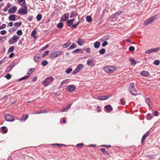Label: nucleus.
I'll use <instances>...</instances> for the list:
<instances>
[{"label":"nucleus","instance_id":"obj_1","mask_svg":"<svg viewBox=\"0 0 160 160\" xmlns=\"http://www.w3.org/2000/svg\"><path fill=\"white\" fill-rule=\"evenodd\" d=\"M129 90L131 94L133 96H136L137 95V91L134 87V83L133 82L130 83L129 85Z\"/></svg>","mask_w":160,"mask_h":160},{"label":"nucleus","instance_id":"obj_2","mask_svg":"<svg viewBox=\"0 0 160 160\" xmlns=\"http://www.w3.org/2000/svg\"><path fill=\"white\" fill-rule=\"evenodd\" d=\"M54 80V78L52 77H49L46 78L43 81V84L45 87L47 86L51 83Z\"/></svg>","mask_w":160,"mask_h":160},{"label":"nucleus","instance_id":"obj_3","mask_svg":"<svg viewBox=\"0 0 160 160\" xmlns=\"http://www.w3.org/2000/svg\"><path fill=\"white\" fill-rule=\"evenodd\" d=\"M157 15H154L151 17L147 19L144 22V24L145 25H148L149 24L151 23L154 22L157 18Z\"/></svg>","mask_w":160,"mask_h":160},{"label":"nucleus","instance_id":"obj_4","mask_svg":"<svg viewBox=\"0 0 160 160\" xmlns=\"http://www.w3.org/2000/svg\"><path fill=\"white\" fill-rule=\"evenodd\" d=\"M116 68L114 67H112L110 66H106L104 67L103 69L106 72L109 73L114 71Z\"/></svg>","mask_w":160,"mask_h":160},{"label":"nucleus","instance_id":"obj_5","mask_svg":"<svg viewBox=\"0 0 160 160\" xmlns=\"http://www.w3.org/2000/svg\"><path fill=\"white\" fill-rule=\"evenodd\" d=\"M6 120L8 122H13L15 119L14 118L15 117H13L8 113H6L5 115Z\"/></svg>","mask_w":160,"mask_h":160},{"label":"nucleus","instance_id":"obj_6","mask_svg":"<svg viewBox=\"0 0 160 160\" xmlns=\"http://www.w3.org/2000/svg\"><path fill=\"white\" fill-rule=\"evenodd\" d=\"M75 88L76 87L74 86L71 85L68 86L66 88V89L69 92H72L75 89Z\"/></svg>","mask_w":160,"mask_h":160},{"label":"nucleus","instance_id":"obj_7","mask_svg":"<svg viewBox=\"0 0 160 160\" xmlns=\"http://www.w3.org/2000/svg\"><path fill=\"white\" fill-rule=\"evenodd\" d=\"M68 13H66L64 14L61 18V21L63 22L66 21L68 18Z\"/></svg>","mask_w":160,"mask_h":160},{"label":"nucleus","instance_id":"obj_8","mask_svg":"<svg viewBox=\"0 0 160 160\" xmlns=\"http://www.w3.org/2000/svg\"><path fill=\"white\" fill-rule=\"evenodd\" d=\"M150 133V131H148L146 133L144 134L143 135L141 141V142L142 144H144V142L145 141L146 137L149 135Z\"/></svg>","mask_w":160,"mask_h":160},{"label":"nucleus","instance_id":"obj_9","mask_svg":"<svg viewBox=\"0 0 160 160\" xmlns=\"http://www.w3.org/2000/svg\"><path fill=\"white\" fill-rule=\"evenodd\" d=\"M27 11L25 10L22 8H20L18 11V13L22 15H24L26 14L27 13Z\"/></svg>","mask_w":160,"mask_h":160},{"label":"nucleus","instance_id":"obj_10","mask_svg":"<svg viewBox=\"0 0 160 160\" xmlns=\"http://www.w3.org/2000/svg\"><path fill=\"white\" fill-rule=\"evenodd\" d=\"M17 10V7L13 6L12 8H10L8 10V13L9 14L13 13L16 11Z\"/></svg>","mask_w":160,"mask_h":160},{"label":"nucleus","instance_id":"obj_11","mask_svg":"<svg viewBox=\"0 0 160 160\" xmlns=\"http://www.w3.org/2000/svg\"><path fill=\"white\" fill-rule=\"evenodd\" d=\"M110 97L108 96H99L98 97L97 99L100 100H105L107 99Z\"/></svg>","mask_w":160,"mask_h":160},{"label":"nucleus","instance_id":"obj_12","mask_svg":"<svg viewBox=\"0 0 160 160\" xmlns=\"http://www.w3.org/2000/svg\"><path fill=\"white\" fill-rule=\"evenodd\" d=\"M16 15H10L8 17V19L10 21H14L17 20V19L15 18Z\"/></svg>","mask_w":160,"mask_h":160},{"label":"nucleus","instance_id":"obj_13","mask_svg":"<svg viewBox=\"0 0 160 160\" xmlns=\"http://www.w3.org/2000/svg\"><path fill=\"white\" fill-rule=\"evenodd\" d=\"M71 104H69L67 105L61 111L62 112H66L68 110L70 109Z\"/></svg>","mask_w":160,"mask_h":160},{"label":"nucleus","instance_id":"obj_14","mask_svg":"<svg viewBox=\"0 0 160 160\" xmlns=\"http://www.w3.org/2000/svg\"><path fill=\"white\" fill-rule=\"evenodd\" d=\"M140 74L142 76L147 77L149 76V72L147 71H143L141 72Z\"/></svg>","mask_w":160,"mask_h":160},{"label":"nucleus","instance_id":"obj_15","mask_svg":"<svg viewBox=\"0 0 160 160\" xmlns=\"http://www.w3.org/2000/svg\"><path fill=\"white\" fill-rule=\"evenodd\" d=\"M129 61L131 62V64L132 66L135 65L137 63V62L133 58H131L129 59Z\"/></svg>","mask_w":160,"mask_h":160},{"label":"nucleus","instance_id":"obj_16","mask_svg":"<svg viewBox=\"0 0 160 160\" xmlns=\"http://www.w3.org/2000/svg\"><path fill=\"white\" fill-rule=\"evenodd\" d=\"M100 150L104 154L107 155L108 156H110V154L109 152L106 150L104 148H101Z\"/></svg>","mask_w":160,"mask_h":160},{"label":"nucleus","instance_id":"obj_17","mask_svg":"<svg viewBox=\"0 0 160 160\" xmlns=\"http://www.w3.org/2000/svg\"><path fill=\"white\" fill-rule=\"evenodd\" d=\"M84 42L85 41L84 40L80 38H79L78 40L77 41V43L79 46L82 45Z\"/></svg>","mask_w":160,"mask_h":160},{"label":"nucleus","instance_id":"obj_18","mask_svg":"<svg viewBox=\"0 0 160 160\" xmlns=\"http://www.w3.org/2000/svg\"><path fill=\"white\" fill-rule=\"evenodd\" d=\"M28 115L27 114H24L21 117V118L20 119V121L22 122V121H25V120H26L28 117Z\"/></svg>","mask_w":160,"mask_h":160},{"label":"nucleus","instance_id":"obj_19","mask_svg":"<svg viewBox=\"0 0 160 160\" xmlns=\"http://www.w3.org/2000/svg\"><path fill=\"white\" fill-rule=\"evenodd\" d=\"M105 108L108 112L111 111L113 109L112 107L110 105L105 106Z\"/></svg>","mask_w":160,"mask_h":160},{"label":"nucleus","instance_id":"obj_20","mask_svg":"<svg viewBox=\"0 0 160 160\" xmlns=\"http://www.w3.org/2000/svg\"><path fill=\"white\" fill-rule=\"evenodd\" d=\"M122 12L121 11L117 12L114 14H113L112 16V18H114L117 17V16H118L120 15L122 13Z\"/></svg>","mask_w":160,"mask_h":160},{"label":"nucleus","instance_id":"obj_21","mask_svg":"<svg viewBox=\"0 0 160 160\" xmlns=\"http://www.w3.org/2000/svg\"><path fill=\"white\" fill-rule=\"evenodd\" d=\"M71 44V42H70V41L69 40H68L67 42L63 45V47L64 48H67L68 46H69Z\"/></svg>","mask_w":160,"mask_h":160},{"label":"nucleus","instance_id":"obj_22","mask_svg":"<svg viewBox=\"0 0 160 160\" xmlns=\"http://www.w3.org/2000/svg\"><path fill=\"white\" fill-rule=\"evenodd\" d=\"M87 64L88 65H90L91 66H94L95 65V64L93 63L92 61L90 59L87 60Z\"/></svg>","mask_w":160,"mask_h":160},{"label":"nucleus","instance_id":"obj_23","mask_svg":"<svg viewBox=\"0 0 160 160\" xmlns=\"http://www.w3.org/2000/svg\"><path fill=\"white\" fill-rule=\"evenodd\" d=\"M11 39L14 41V42L16 43L19 39V37H18L16 35H14L13 36V37L11 38Z\"/></svg>","mask_w":160,"mask_h":160},{"label":"nucleus","instance_id":"obj_24","mask_svg":"<svg viewBox=\"0 0 160 160\" xmlns=\"http://www.w3.org/2000/svg\"><path fill=\"white\" fill-rule=\"evenodd\" d=\"M41 58L40 56H39L37 54L34 57V60L36 62H38L39 61V59Z\"/></svg>","mask_w":160,"mask_h":160},{"label":"nucleus","instance_id":"obj_25","mask_svg":"<svg viewBox=\"0 0 160 160\" xmlns=\"http://www.w3.org/2000/svg\"><path fill=\"white\" fill-rule=\"evenodd\" d=\"M78 15V13L74 11H72L71 13L70 18H72Z\"/></svg>","mask_w":160,"mask_h":160},{"label":"nucleus","instance_id":"obj_26","mask_svg":"<svg viewBox=\"0 0 160 160\" xmlns=\"http://www.w3.org/2000/svg\"><path fill=\"white\" fill-rule=\"evenodd\" d=\"M100 45V43L99 42L97 41L94 43V46L96 48H99Z\"/></svg>","mask_w":160,"mask_h":160},{"label":"nucleus","instance_id":"obj_27","mask_svg":"<svg viewBox=\"0 0 160 160\" xmlns=\"http://www.w3.org/2000/svg\"><path fill=\"white\" fill-rule=\"evenodd\" d=\"M80 23V21L77 22L75 24L72 25L71 27V28H76L77 27V26H78L79 24Z\"/></svg>","mask_w":160,"mask_h":160},{"label":"nucleus","instance_id":"obj_28","mask_svg":"<svg viewBox=\"0 0 160 160\" xmlns=\"http://www.w3.org/2000/svg\"><path fill=\"white\" fill-rule=\"evenodd\" d=\"M49 56L51 58H54L57 57V55H56V52H54L49 54Z\"/></svg>","mask_w":160,"mask_h":160},{"label":"nucleus","instance_id":"obj_29","mask_svg":"<svg viewBox=\"0 0 160 160\" xmlns=\"http://www.w3.org/2000/svg\"><path fill=\"white\" fill-rule=\"evenodd\" d=\"M36 34V31L35 30H33L31 32V35L34 38H35L37 37V36L35 35Z\"/></svg>","mask_w":160,"mask_h":160},{"label":"nucleus","instance_id":"obj_30","mask_svg":"<svg viewBox=\"0 0 160 160\" xmlns=\"http://www.w3.org/2000/svg\"><path fill=\"white\" fill-rule=\"evenodd\" d=\"M86 21L88 22H90L92 21V19L91 16H88L86 18Z\"/></svg>","mask_w":160,"mask_h":160},{"label":"nucleus","instance_id":"obj_31","mask_svg":"<svg viewBox=\"0 0 160 160\" xmlns=\"http://www.w3.org/2000/svg\"><path fill=\"white\" fill-rule=\"evenodd\" d=\"M83 68V65L82 64H80L78 65L76 68L79 71H80V70L82 69Z\"/></svg>","mask_w":160,"mask_h":160},{"label":"nucleus","instance_id":"obj_32","mask_svg":"<svg viewBox=\"0 0 160 160\" xmlns=\"http://www.w3.org/2000/svg\"><path fill=\"white\" fill-rule=\"evenodd\" d=\"M109 37V35H106L102 38V40L103 41L106 40H108Z\"/></svg>","mask_w":160,"mask_h":160},{"label":"nucleus","instance_id":"obj_33","mask_svg":"<svg viewBox=\"0 0 160 160\" xmlns=\"http://www.w3.org/2000/svg\"><path fill=\"white\" fill-rule=\"evenodd\" d=\"M63 25L62 22H59L57 24V26L59 28H62L63 27Z\"/></svg>","mask_w":160,"mask_h":160},{"label":"nucleus","instance_id":"obj_34","mask_svg":"<svg viewBox=\"0 0 160 160\" xmlns=\"http://www.w3.org/2000/svg\"><path fill=\"white\" fill-rule=\"evenodd\" d=\"M77 47L76 45L74 43H73L72 45L68 48V49H72L74 48H76Z\"/></svg>","mask_w":160,"mask_h":160},{"label":"nucleus","instance_id":"obj_35","mask_svg":"<svg viewBox=\"0 0 160 160\" xmlns=\"http://www.w3.org/2000/svg\"><path fill=\"white\" fill-rule=\"evenodd\" d=\"M67 25L69 27L71 26L72 25H73V22H72L70 20H68L67 22Z\"/></svg>","mask_w":160,"mask_h":160},{"label":"nucleus","instance_id":"obj_36","mask_svg":"<svg viewBox=\"0 0 160 160\" xmlns=\"http://www.w3.org/2000/svg\"><path fill=\"white\" fill-rule=\"evenodd\" d=\"M29 77V76H25L23 77L19 78V79L18 80V81H21L22 80L25 79H26L27 78Z\"/></svg>","mask_w":160,"mask_h":160},{"label":"nucleus","instance_id":"obj_37","mask_svg":"<svg viewBox=\"0 0 160 160\" xmlns=\"http://www.w3.org/2000/svg\"><path fill=\"white\" fill-rule=\"evenodd\" d=\"M105 52V49L104 48H102L101 50H100L99 51V53L100 54H104Z\"/></svg>","mask_w":160,"mask_h":160},{"label":"nucleus","instance_id":"obj_38","mask_svg":"<svg viewBox=\"0 0 160 160\" xmlns=\"http://www.w3.org/2000/svg\"><path fill=\"white\" fill-rule=\"evenodd\" d=\"M42 18V16L41 14H38L37 15L36 17L38 21H40Z\"/></svg>","mask_w":160,"mask_h":160},{"label":"nucleus","instance_id":"obj_39","mask_svg":"<svg viewBox=\"0 0 160 160\" xmlns=\"http://www.w3.org/2000/svg\"><path fill=\"white\" fill-rule=\"evenodd\" d=\"M22 24L21 22H18L16 23H14V25L17 27H19L20 26H21Z\"/></svg>","mask_w":160,"mask_h":160},{"label":"nucleus","instance_id":"obj_40","mask_svg":"<svg viewBox=\"0 0 160 160\" xmlns=\"http://www.w3.org/2000/svg\"><path fill=\"white\" fill-rule=\"evenodd\" d=\"M6 127L5 126H3L2 128V130L4 133H6L8 132V130L6 129Z\"/></svg>","mask_w":160,"mask_h":160},{"label":"nucleus","instance_id":"obj_41","mask_svg":"<svg viewBox=\"0 0 160 160\" xmlns=\"http://www.w3.org/2000/svg\"><path fill=\"white\" fill-rule=\"evenodd\" d=\"M56 55H57V57L60 56L61 54H62L63 53V52L62 51H58L55 52Z\"/></svg>","mask_w":160,"mask_h":160},{"label":"nucleus","instance_id":"obj_42","mask_svg":"<svg viewBox=\"0 0 160 160\" xmlns=\"http://www.w3.org/2000/svg\"><path fill=\"white\" fill-rule=\"evenodd\" d=\"M48 64V62L45 60L42 61V65L43 66H46Z\"/></svg>","mask_w":160,"mask_h":160},{"label":"nucleus","instance_id":"obj_43","mask_svg":"<svg viewBox=\"0 0 160 160\" xmlns=\"http://www.w3.org/2000/svg\"><path fill=\"white\" fill-rule=\"evenodd\" d=\"M52 145H56L58 146L59 148L61 147L62 146H66V145L64 144H52Z\"/></svg>","mask_w":160,"mask_h":160},{"label":"nucleus","instance_id":"obj_44","mask_svg":"<svg viewBox=\"0 0 160 160\" xmlns=\"http://www.w3.org/2000/svg\"><path fill=\"white\" fill-rule=\"evenodd\" d=\"M14 47L12 46H11V47L8 49V52H13L14 50Z\"/></svg>","mask_w":160,"mask_h":160},{"label":"nucleus","instance_id":"obj_45","mask_svg":"<svg viewBox=\"0 0 160 160\" xmlns=\"http://www.w3.org/2000/svg\"><path fill=\"white\" fill-rule=\"evenodd\" d=\"M147 119L148 120H151L152 118V116H151V114L150 113H148L147 115Z\"/></svg>","mask_w":160,"mask_h":160},{"label":"nucleus","instance_id":"obj_46","mask_svg":"<svg viewBox=\"0 0 160 160\" xmlns=\"http://www.w3.org/2000/svg\"><path fill=\"white\" fill-rule=\"evenodd\" d=\"M72 69L71 68H69L65 71V72L67 73H69L72 72Z\"/></svg>","mask_w":160,"mask_h":160},{"label":"nucleus","instance_id":"obj_47","mask_svg":"<svg viewBox=\"0 0 160 160\" xmlns=\"http://www.w3.org/2000/svg\"><path fill=\"white\" fill-rule=\"evenodd\" d=\"M49 53V51H45L44 53H43V54H42V57L43 58H44V57H45L47 55H48V54Z\"/></svg>","mask_w":160,"mask_h":160},{"label":"nucleus","instance_id":"obj_48","mask_svg":"<svg viewBox=\"0 0 160 160\" xmlns=\"http://www.w3.org/2000/svg\"><path fill=\"white\" fill-rule=\"evenodd\" d=\"M35 70V69L34 68H31L30 69L29 71L27 73L28 74H30L32 73Z\"/></svg>","mask_w":160,"mask_h":160},{"label":"nucleus","instance_id":"obj_49","mask_svg":"<svg viewBox=\"0 0 160 160\" xmlns=\"http://www.w3.org/2000/svg\"><path fill=\"white\" fill-rule=\"evenodd\" d=\"M81 50L82 49H76L73 51L72 52L73 53H78L79 51H81Z\"/></svg>","mask_w":160,"mask_h":160},{"label":"nucleus","instance_id":"obj_50","mask_svg":"<svg viewBox=\"0 0 160 160\" xmlns=\"http://www.w3.org/2000/svg\"><path fill=\"white\" fill-rule=\"evenodd\" d=\"M160 61L159 60H155L153 62V64L154 65H159L160 63Z\"/></svg>","mask_w":160,"mask_h":160},{"label":"nucleus","instance_id":"obj_51","mask_svg":"<svg viewBox=\"0 0 160 160\" xmlns=\"http://www.w3.org/2000/svg\"><path fill=\"white\" fill-rule=\"evenodd\" d=\"M17 34L18 35H22V32L21 30H18L17 32Z\"/></svg>","mask_w":160,"mask_h":160},{"label":"nucleus","instance_id":"obj_52","mask_svg":"<svg viewBox=\"0 0 160 160\" xmlns=\"http://www.w3.org/2000/svg\"><path fill=\"white\" fill-rule=\"evenodd\" d=\"M129 50L131 52H133L135 50V48L133 46H131L129 47Z\"/></svg>","mask_w":160,"mask_h":160},{"label":"nucleus","instance_id":"obj_53","mask_svg":"<svg viewBox=\"0 0 160 160\" xmlns=\"http://www.w3.org/2000/svg\"><path fill=\"white\" fill-rule=\"evenodd\" d=\"M8 43L10 44H12L15 43L14 42L13 40L11 38L10 39H9Z\"/></svg>","mask_w":160,"mask_h":160},{"label":"nucleus","instance_id":"obj_54","mask_svg":"<svg viewBox=\"0 0 160 160\" xmlns=\"http://www.w3.org/2000/svg\"><path fill=\"white\" fill-rule=\"evenodd\" d=\"M153 52L152 49H150L145 51V53L146 54H149Z\"/></svg>","mask_w":160,"mask_h":160},{"label":"nucleus","instance_id":"obj_55","mask_svg":"<svg viewBox=\"0 0 160 160\" xmlns=\"http://www.w3.org/2000/svg\"><path fill=\"white\" fill-rule=\"evenodd\" d=\"M6 78L8 79H9L11 78V75L9 73L7 74L5 76Z\"/></svg>","mask_w":160,"mask_h":160},{"label":"nucleus","instance_id":"obj_56","mask_svg":"<svg viewBox=\"0 0 160 160\" xmlns=\"http://www.w3.org/2000/svg\"><path fill=\"white\" fill-rule=\"evenodd\" d=\"M49 46V45L48 44H47L45 46L43 47L42 48L41 50L40 51H44L45 49H46L47 48H48Z\"/></svg>","mask_w":160,"mask_h":160},{"label":"nucleus","instance_id":"obj_57","mask_svg":"<svg viewBox=\"0 0 160 160\" xmlns=\"http://www.w3.org/2000/svg\"><path fill=\"white\" fill-rule=\"evenodd\" d=\"M79 71L77 68H76L72 72V74H75L78 73Z\"/></svg>","mask_w":160,"mask_h":160},{"label":"nucleus","instance_id":"obj_58","mask_svg":"<svg viewBox=\"0 0 160 160\" xmlns=\"http://www.w3.org/2000/svg\"><path fill=\"white\" fill-rule=\"evenodd\" d=\"M84 145V144L83 143H80L76 145V147L81 148L82 146H83Z\"/></svg>","mask_w":160,"mask_h":160},{"label":"nucleus","instance_id":"obj_59","mask_svg":"<svg viewBox=\"0 0 160 160\" xmlns=\"http://www.w3.org/2000/svg\"><path fill=\"white\" fill-rule=\"evenodd\" d=\"M68 80V79H66L64 80L61 82V85H62V84H66Z\"/></svg>","mask_w":160,"mask_h":160},{"label":"nucleus","instance_id":"obj_60","mask_svg":"<svg viewBox=\"0 0 160 160\" xmlns=\"http://www.w3.org/2000/svg\"><path fill=\"white\" fill-rule=\"evenodd\" d=\"M146 101L147 103L148 104V106L150 107V105L149 103L150 102V100H149L148 98L146 99Z\"/></svg>","mask_w":160,"mask_h":160},{"label":"nucleus","instance_id":"obj_61","mask_svg":"<svg viewBox=\"0 0 160 160\" xmlns=\"http://www.w3.org/2000/svg\"><path fill=\"white\" fill-rule=\"evenodd\" d=\"M12 68L10 66H9L6 68V71L7 72H9L11 70Z\"/></svg>","mask_w":160,"mask_h":160},{"label":"nucleus","instance_id":"obj_62","mask_svg":"<svg viewBox=\"0 0 160 160\" xmlns=\"http://www.w3.org/2000/svg\"><path fill=\"white\" fill-rule=\"evenodd\" d=\"M6 27V25L5 24H3L0 27V30L4 29Z\"/></svg>","mask_w":160,"mask_h":160},{"label":"nucleus","instance_id":"obj_63","mask_svg":"<svg viewBox=\"0 0 160 160\" xmlns=\"http://www.w3.org/2000/svg\"><path fill=\"white\" fill-rule=\"evenodd\" d=\"M33 18L32 16H29L27 19L29 21H31L32 20Z\"/></svg>","mask_w":160,"mask_h":160},{"label":"nucleus","instance_id":"obj_64","mask_svg":"<svg viewBox=\"0 0 160 160\" xmlns=\"http://www.w3.org/2000/svg\"><path fill=\"white\" fill-rule=\"evenodd\" d=\"M108 44V42L107 41H104V42L102 43V47H105L106 45H107Z\"/></svg>","mask_w":160,"mask_h":160}]
</instances>
